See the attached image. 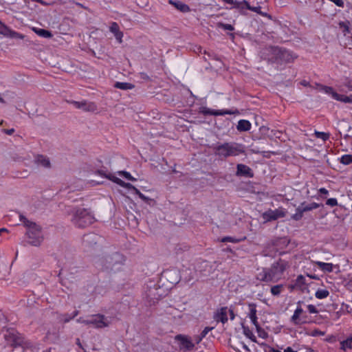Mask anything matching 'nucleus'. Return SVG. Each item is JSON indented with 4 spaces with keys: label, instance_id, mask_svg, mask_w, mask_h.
Here are the masks:
<instances>
[{
    "label": "nucleus",
    "instance_id": "nucleus-22",
    "mask_svg": "<svg viewBox=\"0 0 352 352\" xmlns=\"http://www.w3.org/2000/svg\"><path fill=\"white\" fill-rule=\"evenodd\" d=\"M169 3L174 6L175 8H176L182 12H188L190 10L189 6L187 4L184 3L179 1H175L173 0H169Z\"/></svg>",
    "mask_w": 352,
    "mask_h": 352
},
{
    "label": "nucleus",
    "instance_id": "nucleus-9",
    "mask_svg": "<svg viewBox=\"0 0 352 352\" xmlns=\"http://www.w3.org/2000/svg\"><path fill=\"white\" fill-rule=\"evenodd\" d=\"M271 52V60L279 64L291 63L296 58V56L289 50L278 47H272Z\"/></svg>",
    "mask_w": 352,
    "mask_h": 352
},
{
    "label": "nucleus",
    "instance_id": "nucleus-53",
    "mask_svg": "<svg viewBox=\"0 0 352 352\" xmlns=\"http://www.w3.org/2000/svg\"><path fill=\"white\" fill-rule=\"evenodd\" d=\"M122 186L125 187V188H128V189L132 190H133V191H134V190H135V188H135L133 185H132L131 184H130V183H125L124 182H123V184H122Z\"/></svg>",
    "mask_w": 352,
    "mask_h": 352
},
{
    "label": "nucleus",
    "instance_id": "nucleus-6",
    "mask_svg": "<svg viewBox=\"0 0 352 352\" xmlns=\"http://www.w3.org/2000/svg\"><path fill=\"white\" fill-rule=\"evenodd\" d=\"M72 221L78 228H86L94 223L95 218L89 210L78 208L75 210Z\"/></svg>",
    "mask_w": 352,
    "mask_h": 352
},
{
    "label": "nucleus",
    "instance_id": "nucleus-56",
    "mask_svg": "<svg viewBox=\"0 0 352 352\" xmlns=\"http://www.w3.org/2000/svg\"><path fill=\"white\" fill-rule=\"evenodd\" d=\"M112 180L115 182L116 184L120 185L121 186H122L124 182L122 180L117 177H114Z\"/></svg>",
    "mask_w": 352,
    "mask_h": 352
},
{
    "label": "nucleus",
    "instance_id": "nucleus-31",
    "mask_svg": "<svg viewBox=\"0 0 352 352\" xmlns=\"http://www.w3.org/2000/svg\"><path fill=\"white\" fill-rule=\"evenodd\" d=\"M114 87L122 90H129L134 88V85L129 82H116Z\"/></svg>",
    "mask_w": 352,
    "mask_h": 352
},
{
    "label": "nucleus",
    "instance_id": "nucleus-36",
    "mask_svg": "<svg viewBox=\"0 0 352 352\" xmlns=\"http://www.w3.org/2000/svg\"><path fill=\"white\" fill-rule=\"evenodd\" d=\"M250 318L253 323V324L255 326L256 328L257 327H259L260 324L258 322V318L256 316V309H250V313L249 314Z\"/></svg>",
    "mask_w": 352,
    "mask_h": 352
},
{
    "label": "nucleus",
    "instance_id": "nucleus-1",
    "mask_svg": "<svg viewBox=\"0 0 352 352\" xmlns=\"http://www.w3.org/2000/svg\"><path fill=\"white\" fill-rule=\"evenodd\" d=\"M289 267L287 261L278 259L270 267L263 268L258 273L257 279L263 282H277L283 276L285 271Z\"/></svg>",
    "mask_w": 352,
    "mask_h": 352
},
{
    "label": "nucleus",
    "instance_id": "nucleus-45",
    "mask_svg": "<svg viewBox=\"0 0 352 352\" xmlns=\"http://www.w3.org/2000/svg\"><path fill=\"white\" fill-rule=\"evenodd\" d=\"M217 27L218 28H222L225 30H230V31H232L234 30V27L230 25V24H227V23H221V22H219L217 23Z\"/></svg>",
    "mask_w": 352,
    "mask_h": 352
},
{
    "label": "nucleus",
    "instance_id": "nucleus-17",
    "mask_svg": "<svg viewBox=\"0 0 352 352\" xmlns=\"http://www.w3.org/2000/svg\"><path fill=\"white\" fill-rule=\"evenodd\" d=\"M69 102L74 104L76 108L82 109L85 111H94L97 109L94 102H87L86 100L81 102L72 100Z\"/></svg>",
    "mask_w": 352,
    "mask_h": 352
},
{
    "label": "nucleus",
    "instance_id": "nucleus-18",
    "mask_svg": "<svg viewBox=\"0 0 352 352\" xmlns=\"http://www.w3.org/2000/svg\"><path fill=\"white\" fill-rule=\"evenodd\" d=\"M99 236L94 233L85 234L82 238V243L85 247H91L98 243Z\"/></svg>",
    "mask_w": 352,
    "mask_h": 352
},
{
    "label": "nucleus",
    "instance_id": "nucleus-24",
    "mask_svg": "<svg viewBox=\"0 0 352 352\" xmlns=\"http://www.w3.org/2000/svg\"><path fill=\"white\" fill-rule=\"evenodd\" d=\"M320 206L319 204L312 202L310 204H307L306 202H302L300 204L299 207L301 208V210L303 211V212H306L308 211L313 210L314 209H317Z\"/></svg>",
    "mask_w": 352,
    "mask_h": 352
},
{
    "label": "nucleus",
    "instance_id": "nucleus-51",
    "mask_svg": "<svg viewBox=\"0 0 352 352\" xmlns=\"http://www.w3.org/2000/svg\"><path fill=\"white\" fill-rule=\"evenodd\" d=\"M34 303H35L34 298V297L29 298L27 299V305H26V306L28 307L32 308V307H35Z\"/></svg>",
    "mask_w": 352,
    "mask_h": 352
},
{
    "label": "nucleus",
    "instance_id": "nucleus-59",
    "mask_svg": "<svg viewBox=\"0 0 352 352\" xmlns=\"http://www.w3.org/2000/svg\"><path fill=\"white\" fill-rule=\"evenodd\" d=\"M284 352H297L296 351H294L293 350V349L290 346H288L287 347L285 350H284Z\"/></svg>",
    "mask_w": 352,
    "mask_h": 352
},
{
    "label": "nucleus",
    "instance_id": "nucleus-14",
    "mask_svg": "<svg viewBox=\"0 0 352 352\" xmlns=\"http://www.w3.org/2000/svg\"><path fill=\"white\" fill-rule=\"evenodd\" d=\"M228 314H230V320H234L235 315L233 309H217V311L214 314L213 318L217 322H221V323L225 324L228 322Z\"/></svg>",
    "mask_w": 352,
    "mask_h": 352
},
{
    "label": "nucleus",
    "instance_id": "nucleus-44",
    "mask_svg": "<svg viewBox=\"0 0 352 352\" xmlns=\"http://www.w3.org/2000/svg\"><path fill=\"white\" fill-rule=\"evenodd\" d=\"M256 329L258 333V336L260 338L265 339L268 337V333L263 329H262L261 326L257 327V328H256Z\"/></svg>",
    "mask_w": 352,
    "mask_h": 352
},
{
    "label": "nucleus",
    "instance_id": "nucleus-46",
    "mask_svg": "<svg viewBox=\"0 0 352 352\" xmlns=\"http://www.w3.org/2000/svg\"><path fill=\"white\" fill-rule=\"evenodd\" d=\"M315 135L318 138H320L324 141H326L329 138V134L324 132L316 131Z\"/></svg>",
    "mask_w": 352,
    "mask_h": 352
},
{
    "label": "nucleus",
    "instance_id": "nucleus-64",
    "mask_svg": "<svg viewBox=\"0 0 352 352\" xmlns=\"http://www.w3.org/2000/svg\"><path fill=\"white\" fill-rule=\"evenodd\" d=\"M346 311H347V313H348V314H352V309H350V310H348V309H347Z\"/></svg>",
    "mask_w": 352,
    "mask_h": 352
},
{
    "label": "nucleus",
    "instance_id": "nucleus-52",
    "mask_svg": "<svg viewBox=\"0 0 352 352\" xmlns=\"http://www.w3.org/2000/svg\"><path fill=\"white\" fill-rule=\"evenodd\" d=\"M14 131H15V130L14 128L9 129H1V132H3L4 133H6V135H12L14 133Z\"/></svg>",
    "mask_w": 352,
    "mask_h": 352
},
{
    "label": "nucleus",
    "instance_id": "nucleus-30",
    "mask_svg": "<svg viewBox=\"0 0 352 352\" xmlns=\"http://www.w3.org/2000/svg\"><path fill=\"white\" fill-rule=\"evenodd\" d=\"M334 100L340 101L344 103H352V94L349 96H345L343 94H334Z\"/></svg>",
    "mask_w": 352,
    "mask_h": 352
},
{
    "label": "nucleus",
    "instance_id": "nucleus-2",
    "mask_svg": "<svg viewBox=\"0 0 352 352\" xmlns=\"http://www.w3.org/2000/svg\"><path fill=\"white\" fill-rule=\"evenodd\" d=\"M164 283L158 281L149 280L144 289V298L148 303V306H154L161 298L167 296L169 290L168 286L164 287Z\"/></svg>",
    "mask_w": 352,
    "mask_h": 352
},
{
    "label": "nucleus",
    "instance_id": "nucleus-34",
    "mask_svg": "<svg viewBox=\"0 0 352 352\" xmlns=\"http://www.w3.org/2000/svg\"><path fill=\"white\" fill-rule=\"evenodd\" d=\"M34 31L38 36L43 38H51L52 36V34L51 33V32L46 30L45 29L34 28Z\"/></svg>",
    "mask_w": 352,
    "mask_h": 352
},
{
    "label": "nucleus",
    "instance_id": "nucleus-26",
    "mask_svg": "<svg viewBox=\"0 0 352 352\" xmlns=\"http://www.w3.org/2000/svg\"><path fill=\"white\" fill-rule=\"evenodd\" d=\"M232 8L238 9L241 12H243L245 10H249L250 4L245 0L241 1H235Z\"/></svg>",
    "mask_w": 352,
    "mask_h": 352
},
{
    "label": "nucleus",
    "instance_id": "nucleus-39",
    "mask_svg": "<svg viewBox=\"0 0 352 352\" xmlns=\"http://www.w3.org/2000/svg\"><path fill=\"white\" fill-rule=\"evenodd\" d=\"M340 162L344 165H349L352 163V155H344L341 157Z\"/></svg>",
    "mask_w": 352,
    "mask_h": 352
},
{
    "label": "nucleus",
    "instance_id": "nucleus-20",
    "mask_svg": "<svg viewBox=\"0 0 352 352\" xmlns=\"http://www.w3.org/2000/svg\"><path fill=\"white\" fill-rule=\"evenodd\" d=\"M1 34H3L7 36H10L11 38H20L23 39L24 38V36L23 34H21L18 32L12 31L11 30H9L7 26H6L4 24L1 23Z\"/></svg>",
    "mask_w": 352,
    "mask_h": 352
},
{
    "label": "nucleus",
    "instance_id": "nucleus-50",
    "mask_svg": "<svg viewBox=\"0 0 352 352\" xmlns=\"http://www.w3.org/2000/svg\"><path fill=\"white\" fill-rule=\"evenodd\" d=\"M326 204L327 206L333 207L338 205V201L336 198H330L327 200Z\"/></svg>",
    "mask_w": 352,
    "mask_h": 352
},
{
    "label": "nucleus",
    "instance_id": "nucleus-21",
    "mask_svg": "<svg viewBox=\"0 0 352 352\" xmlns=\"http://www.w3.org/2000/svg\"><path fill=\"white\" fill-rule=\"evenodd\" d=\"M110 31L114 34L116 40L121 43L122 42L123 33L120 31L119 26L117 23L113 22L110 26Z\"/></svg>",
    "mask_w": 352,
    "mask_h": 352
},
{
    "label": "nucleus",
    "instance_id": "nucleus-28",
    "mask_svg": "<svg viewBox=\"0 0 352 352\" xmlns=\"http://www.w3.org/2000/svg\"><path fill=\"white\" fill-rule=\"evenodd\" d=\"M305 284V278L302 275H299L297 276V278L295 280V283L289 285L287 286V287L290 290H292L295 287H301Z\"/></svg>",
    "mask_w": 352,
    "mask_h": 352
},
{
    "label": "nucleus",
    "instance_id": "nucleus-54",
    "mask_svg": "<svg viewBox=\"0 0 352 352\" xmlns=\"http://www.w3.org/2000/svg\"><path fill=\"white\" fill-rule=\"evenodd\" d=\"M344 86L348 89L349 91H352V80H347L344 82Z\"/></svg>",
    "mask_w": 352,
    "mask_h": 352
},
{
    "label": "nucleus",
    "instance_id": "nucleus-3",
    "mask_svg": "<svg viewBox=\"0 0 352 352\" xmlns=\"http://www.w3.org/2000/svg\"><path fill=\"white\" fill-rule=\"evenodd\" d=\"M20 220L27 228L26 235L28 238V243L34 246L40 245L43 239L41 227L22 215H20Z\"/></svg>",
    "mask_w": 352,
    "mask_h": 352
},
{
    "label": "nucleus",
    "instance_id": "nucleus-12",
    "mask_svg": "<svg viewBox=\"0 0 352 352\" xmlns=\"http://www.w3.org/2000/svg\"><path fill=\"white\" fill-rule=\"evenodd\" d=\"M164 280L168 281L171 286L168 287L169 289L172 287L173 285L177 284L179 281V272L177 270H167L162 272V278L160 280V282L162 283H164Z\"/></svg>",
    "mask_w": 352,
    "mask_h": 352
},
{
    "label": "nucleus",
    "instance_id": "nucleus-47",
    "mask_svg": "<svg viewBox=\"0 0 352 352\" xmlns=\"http://www.w3.org/2000/svg\"><path fill=\"white\" fill-rule=\"evenodd\" d=\"M135 194H136L137 195H138V197L142 199L144 201H151V199L147 197H146L144 194H142L137 188H135V190L133 191Z\"/></svg>",
    "mask_w": 352,
    "mask_h": 352
},
{
    "label": "nucleus",
    "instance_id": "nucleus-61",
    "mask_svg": "<svg viewBox=\"0 0 352 352\" xmlns=\"http://www.w3.org/2000/svg\"><path fill=\"white\" fill-rule=\"evenodd\" d=\"M342 313H344V309H342L341 311H338L336 314V317L338 318L340 314H341Z\"/></svg>",
    "mask_w": 352,
    "mask_h": 352
},
{
    "label": "nucleus",
    "instance_id": "nucleus-43",
    "mask_svg": "<svg viewBox=\"0 0 352 352\" xmlns=\"http://www.w3.org/2000/svg\"><path fill=\"white\" fill-rule=\"evenodd\" d=\"M249 10L253 11L254 12H256L262 16H267V14L266 12H263L261 11V6H251L250 5Z\"/></svg>",
    "mask_w": 352,
    "mask_h": 352
},
{
    "label": "nucleus",
    "instance_id": "nucleus-57",
    "mask_svg": "<svg viewBox=\"0 0 352 352\" xmlns=\"http://www.w3.org/2000/svg\"><path fill=\"white\" fill-rule=\"evenodd\" d=\"M97 174L101 175V176H103L104 177H107V178H110L109 175H107L106 173H104L102 170H97Z\"/></svg>",
    "mask_w": 352,
    "mask_h": 352
},
{
    "label": "nucleus",
    "instance_id": "nucleus-7",
    "mask_svg": "<svg viewBox=\"0 0 352 352\" xmlns=\"http://www.w3.org/2000/svg\"><path fill=\"white\" fill-rule=\"evenodd\" d=\"M318 313V309H295L293 316L290 318V322L294 325L316 322V320L311 316V314Z\"/></svg>",
    "mask_w": 352,
    "mask_h": 352
},
{
    "label": "nucleus",
    "instance_id": "nucleus-11",
    "mask_svg": "<svg viewBox=\"0 0 352 352\" xmlns=\"http://www.w3.org/2000/svg\"><path fill=\"white\" fill-rule=\"evenodd\" d=\"M111 322V319L100 314L92 316L89 319L83 321L85 324H93L97 328L107 327Z\"/></svg>",
    "mask_w": 352,
    "mask_h": 352
},
{
    "label": "nucleus",
    "instance_id": "nucleus-13",
    "mask_svg": "<svg viewBox=\"0 0 352 352\" xmlns=\"http://www.w3.org/2000/svg\"><path fill=\"white\" fill-rule=\"evenodd\" d=\"M287 211L283 208H278L275 210H268L263 214V217L267 221H275L279 218L285 217Z\"/></svg>",
    "mask_w": 352,
    "mask_h": 352
},
{
    "label": "nucleus",
    "instance_id": "nucleus-35",
    "mask_svg": "<svg viewBox=\"0 0 352 352\" xmlns=\"http://www.w3.org/2000/svg\"><path fill=\"white\" fill-rule=\"evenodd\" d=\"M244 335L254 342H257L256 338L248 327L243 326Z\"/></svg>",
    "mask_w": 352,
    "mask_h": 352
},
{
    "label": "nucleus",
    "instance_id": "nucleus-27",
    "mask_svg": "<svg viewBox=\"0 0 352 352\" xmlns=\"http://www.w3.org/2000/svg\"><path fill=\"white\" fill-rule=\"evenodd\" d=\"M236 129L239 131H247L251 129V123L246 120H241L238 122Z\"/></svg>",
    "mask_w": 352,
    "mask_h": 352
},
{
    "label": "nucleus",
    "instance_id": "nucleus-15",
    "mask_svg": "<svg viewBox=\"0 0 352 352\" xmlns=\"http://www.w3.org/2000/svg\"><path fill=\"white\" fill-rule=\"evenodd\" d=\"M199 112L204 116H224V115H233L236 113H239L237 110L232 111V110H213L210 109L206 107H201L199 108Z\"/></svg>",
    "mask_w": 352,
    "mask_h": 352
},
{
    "label": "nucleus",
    "instance_id": "nucleus-23",
    "mask_svg": "<svg viewBox=\"0 0 352 352\" xmlns=\"http://www.w3.org/2000/svg\"><path fill=\"white\" fill-rule=\"evenodd\" d=\"M36 163L44 168H50L51 164L49 158L46 156L39 155L36 157Z\"/></svg>",
    "mask_w": 352,
    "mask_h": 352
},
{
    "label": "nucleus",
    "instance_id": "nucleus-49",
    "mask_svg": "<svg viewBox=\"0 0 352 352\" xmlns=\"http://www.w3.org/2000/svg\"><path fill=\"white\" fill-rule=\"evenodd\" d=\"M78 311H75L72 317H67L66 315H64L62 316L60 320L62 321H63L64 322H68L71 319H72L73 318L76 316L78 315Z\"/></svg>",
    "mask_w": 352,
    "mask_h": 352
},
{
    "label": "nucleus",
    "instance_id": "nucleus-32",
    "mask_svg": "<svg viewBox=\"0 0 352 352\" xmlns=\"http://www.w3.org/2000/svg\"><path fill=\"white\" fill-rule=\"evenodd\" d=\"M285 287V285L283 284L274 285L271 287V293L274 296H278L280 294Z\"/></svg>",
    "mask_w": 352,
    "mask_h": 352
},
{
    "label": "nucleus",
    "instance_id": "nucleus-19",
    "mask_svg": "<svg viewBox=\"0 0 352 352\" xmlns=\"http://www.w3.org/2000/svg\"><path fill=\"white\" fill-rule=\"evenodd\" d=\"M175 339L187 350H192L195 347V344L187 336L179 334L176 336Z\"/></svg>",
    "mask_w": 352,
    "mask_h": 352
},
{
    "label": "nucleus",
    "instance_id": "nucleus-48",
    "mask_svg": "<svg viewBox=\"0 0 352 352\" xmlns=\"http://www.w3.org/2000/svg\"><path fill=\"white\" fill-rule=\"evenodd\" d=\"M119 175H121V176H123L124 178L129 179V180H131V181H135L136 179L131 176V175L129 173V172H126V171H120L119 172Z\"/></svg>",
    "mask_w": 352,
    "mask_h": 352
},
{
    "label": "nucleus",
    "instance_id": "nucleus-8",
    "mask_svg": "<svg viewBox=\"0 0 352 352\" xmlns=\"http://www.w3.org/2000/svg\"><path fill=\"white\" fill-rule=\"evenodd\" d=\"M1 334H3L8 346L12 348L23 346L24 338L14 328L3 327L1 329Z\"/></svg>",
    "mask_w": 352,
    "mask_h": 352
},
{
    "label": "nucleus",
    "instance_id": "nucleus-60",
    "mask_svg": "<svg viewBox=\"0 0 352 352\" xmlns=\"http://www.w3.org/2000/svg\"><path fill=\"white\" fill-rule=\"evenodd\" d=\"M225 3H228V4H230V5H234V0H223Z\"/></svg>",
    "mask_w": 352,
    "mask_h": 352
},
{
    "label": "nucleus",
    "instance_id": "nucleus-63",
    "mask_svg": "<svg viewBox=\"0 0 352 352\" xmlns=\"http://www.w3.org/2000/svg\"><path fill=\"white\" fill-rule=\"evenodd\" d=\"M307 308H309V309L315 308V307L312 305H308Z\"/></svg>",
    "mask_w": 352,
    "mask_h": 352
},
{
    "label": "nucleus",
    "instance_id": "nucleus-37",
    "mask_svg": "<svg viewBox=\"0 0 352 352\" xmlns=\"http://www.w3.org/2000/svg\"><path fill=\"white\" fill-rule=\"evenodd\" d=\"M339 28L342 30L344 35H346L350 32L349 22L341 21L339 23Z\"/></svg>",
    "mask_w": 352,
    "mask_h": 352
},
{
    "label": "nucleus",
    "instance_id": "nucleus-4",
    "mask_svg": "<svg viewBox=\"0 0 352 352\" xmlns=\"http://www.w3.org/2000/svg\"><path fill=\"white\" fill-rule=\"evenodd\" d=\"M214 154L220 158L237 156L244 153V146L236 142H224L214 147Z\"/></svg>",
    "mask_w": 352,
    "mask_h": 352
},
{
    "label": "nucleus",
    "instance_id": "nucleus-42",
    "mask_svg": "<svg viewBox=\"0 0 352 352\" xmlns=\"http://www.w3.org/2000/svg\"><path fill=\"white\" fill-rule=\"evenodd\" d=\"M241 241V239H236L234 237H232V236H224L220 239V241L223 242V243L230 242V243H239Z\"/></svg>",
    "mask_w": 352,
    "mask_h": 352
},
{
    "label": "nucleus",
    "instance_id": "nucleus-38",
    "mask_svg": "<svg viewBox=\"0 0 352 352\" xmlns=\"http://www.w3.org/2000/svg\"><path fill=\"white\" fill-rule=\"evenodd\" d=\"M329 294V291L327 289H318L316 292V297L318 299H322L327 297Z\"/></svg>",
    "mask_w": 352,
    "mask_h": 352
},
{
    "label": "nucleus",
    "instance_id": "nucleus-16",
    "mask_svg": "<svg viewBox=\"0 0 352 352\" xmlns=\"http://www.w3.org/2000/svg\"><path fill=\"white\" fill-rule=\"evenodd\" d=\"M236 175L238 177L252 178L254 177V172L248 166L243 164H238L236 165Z\"/></svg>",
    "mask_w": 352,
    "mask_h": 352
},
{
    "label": "nucleus",
    "instance_id": "nucleus-25",
    "mask_svg": "<svg viewBox=\"0 0 352 352\" xmlns=\"http://www.w3.org/2000/svg\"><path fill=\"white\" fill-rule=\"evenodd\" d=\"M314 263L320 270L323 272H331L333 271V265L332 263H324L321 261H316Z\"/></svg>",
    "mask_w": 352,
    "mask_h": 352
},
{
    "label": "nucleus",
    "instance_id": "nucleus-41",
    "mask_svg": "<svg viewBox=\"0 0 352 352\" xmlns=\"http://www.w3.org/2000/svg\"><path fill=\"white\" fill-rule=\"evenodd\" d=\"M213 329H214V327H205L204 329L200 333V335L197 340V343L198 344L199 342H201V340L206 336L208 333L209 331H210L211 330H212Z\"/></svg>",
    "mask_w": 352,
    "mask_h": 352
},
{
    "label": "nucleus",
    "instance_id": "nucleus-10",
    "mask_svg": "<svg viewBox=\"0 0 352 352\" xmlns=\"http://www.w3.org/2000/svg\"><path fill=\"white\" fill-rule=\"evenodd\" d=\"M122 255L116 252L112 255L98 259L96 265L97 267H101L102 269L112 270L116 264L122 263Z\"/></svg>",
    "mask_w": 352,
    "mask_h": 352
},
{
    "label": "nucleus",
    "instance_id": "nucleus-62",
    "mask_svg": "<svg viewBox=\"0 0 352 352\" xmlns=\"http://www.w3.org/2000/svg\"><path fill=\"white\" fill-rule=\"evenodd\" d=\"M76 4L78 6H80L84 9H87V8L85 6H84L82 4H81L80 3H76Z\"/></svg>",
    "mask_w": 352,
    "mask_h": 352
},
{
    "label": "nucleus",
    "instance_id": "nucleus-33",
    "mask_svg": "<svg viewBox=\"0 0 352 352\" xmlns=\"http://www.w3.org/2000/svg\"><path fill=\"white\" fill-rule=\"evenodd\" d=\"M352 349V336L340 342V349L346 351Z\"/></svg>",
    "mask_w": 352,
    "mask_h": 352
},
{
    "label": "nucleus",
    "instance_id": "nucleus-58",
    "mask_svg": "<svg viewBox=\"0 0 352 352\" xmlns=\"http://www.w3.org/2000/svg\"><path fill=\"white\" fill-rule=\"evenodd\" d=\"M300 84H301L302 86H304V87H311V85H310V83H309L308 81L305 80H302V81L300 82Z\"/></svg>",
    "mask_w": 352,
    "mask_h": 352
},
{
    "label": "nucleus",
    "instance_id": "nucleus-40",
    "mask_svg": "<svg viewBox=\"0 0 352 352\" xmlns=\"http://www.w3.org/2000/svg\"><path fill=\"white\" fill-rule=\"evenodd\" d=\"M303 214V211L298 206L296 210V213L292 216V219L295 221H299L302 218Z\"/></svg>",
    "mask_w": 352,
    "mask_h": 352
},
{
    "label": "nucleus",
    "instance_id": "nucleus-5",
    "mask_svg": "<svg viewBox=\"0 0 352 352\" xmlns=\"http://www.w3.org/2000/svg\"><path fill=\"white\" fill-rule=\"evenodd\" d=\"M58 263L60 267L58 276L60 278L61 276L66 277L69 275H74L78 271L74 257L70 252L60 255Z\"/></svg>",
    "mask_w": 352,
    "mask_h": 352
},
{
    "label": "nucleus",
    "instance_id": "nucleus-29",
    "mask_svg": "<svg viewBox=\"0 0 352 352\" xmlns=\"http://www.w3.org/2000/svg\"><path fill=\"white\" fill-rule=\"evenodd\" d=\"M316 86L320 89V91L326 93L327 94L331 95V97L334 99V94H337L338 93L334 91V89L331 87L323 85L321 84L316 83Z\"/></svg>",
    "mask_w": 352,
    "mask_h": 352
},
{
    "label": "nucleus",
    "instance_id": "nucleus-55",
    "mask_svg": "<svg viewBox=\"0 0 352 352\" xmlns=\"http://www.w3.org/2000/svg\"><path fill=\"white\" fill-rule=\"evenodd\" d=\"M318 191H319V192H320L321 195H328V193H329V191H328L326 188H320Z\"/></svg>",
    "mask_w": 352,
    "mask_h": 352
}]
</instances>
